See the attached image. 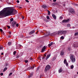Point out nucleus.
I'll use <instances>...</instances> for the list:
<instances>
[{"mask_svg":"<svg viewBox=\"0 0 78 78\" xmlns=\"http://www.w3.org/2000/svg\"><path fill=\"white\" fill-rule=\"evenodd\" d=\"M13 13V9L5 8L0 12V18H2L4 16L6 17Z\"/></svg>","mask_w":78,"mask_h":78,"instance_id":"f257e3e1","label":"nucleus"},{"mask_svg":"<svg viewBox=\"0 0 78 78\" xmlns=\"http://www.w3.org/2000/svg\"><path fill=\"white\" fill-rule=\"evenodd\" d=\"M71 61L72 62L74 63L75 62V57L74 55H72L70 57Z\"/></svg>","mask_w":78,"mask_h":78,"instance_id":"f03ea898","label":"nucleus"},{"mask_svg":"<svg viewBox=\"0 0 78 78\" xmlns=\"http://www.w3.org/2000/svg\"><path fill=\"white\" fill-rule=\"evenodd\" d=\"M51 69V67L49 65H47L46 66L45 69H44V72L45 73H46L47 71H48L50 69Z\"/></svg>","mask_w":78,"mask_h":78,"instance_id":"7ed1b4c3","label":"nucleus"},{"mask_svg":"<svg viewBox=\"0 0 78 78\" xmlns=\"http://www.w3.org/2000/svg\"><path fill=\"white\" fill-rule=\"evenodd\" d=\"M70 11L71 13L73 14H75V10H73V9H70Z\"/></svg>","mask_w":78,"mask_h":78,"instance_id":"20e7f679","label":"nucleus"},{"mask_svg":"<svg viewBox=\"0 0 78 78\" xmlns=\"http://www.w3.org/2000/svg\"><path fill=\"white\" fill-rule=\"evenodd\" d=\"M69 21V19L67 20H64L62 21V23H66V22H68Z\"/></svg>","mask_w":78,"mask_h":78,"instance_id":"39448f33","label":"nucleus"},{"mask_svg":"<svg viewBox=\"0 0 78 78\" xmlns=\"http://www.w3.org/2000/svg\"><path fill=\"white\" fill-rule=\"evenodd\" d=\"M45 49H46V47H45V46H44L41 49L42 53L44 52V51H45Z\"/></svg>","mask_w":78,"mask_h":78,"instance_id":"423d86ee","label":"nucleus"},{"mask_svg":"<svg viewBox=\"0 0 78 78\" xmlns=\"http://www.w3.org/2000/svg\"><path fill=\"white\" fill-rule=\"evenodd\" d=\"M74 47H78V43L75 44H74Z\"/></svg>","mask_w":78,"mask_h":78,"instance_id":"0eeeda50","label":"nucleus"},{"mask_svg":"<svg viewBox=\"0 0 78 78\" xmlns=\"http://www.w3.org/2000/svg\"><path fill=\"white\" fill-rule=\"evenodd\" d=\"M62 72V68H60L58 70V73H61Z\"/></svg>","mask_w":78,"mask_h":78,"instance_id":"6e6552de","label":"nucleus"},{"mask_svg":"<svg viewBox=\"0 0 78 78\" xmlns=\"http://www.w3.org/2000/svg\"><path fill=\"white\" fill-rule=\"evenodd\" d=\"M34 69V67H28L26 69V70H30V69Z\"/></svg>","mask_w":78,"mask_h":78,"instance_id":"1a4fd4ad","label":"nucleus"},{"mask_svg":"<svg viewBox=\"0 0 78 78\" xmlns=\"http://www.w3.org/2000/svg\"><path fill=\"white\" fill-rule=\"evenodd\" d=\"M64 54V51H61L60 54V55H61V56H62V55H63Z\"/></svg>","mask_w":78,"mask_h":78,"instance_id":"9d476101","label":"nucleus"},{"mask_svg":"<svg viewBox=\"0 0 78 78\" xmlns=\"http://www.w3.org/2000/svg\"><path fill=\"white\" fill-rule=\"evenodd\" d=\"M59 34H63V30H60L58 32Z\"/></svg>","mask_w":78,"mask_h":78,"instance_id":"9b49d317","label":"nucleus"},{"mask_svg":"<svg viewBox=\"0 0 78 78\" xmlns=\"http://www.w3.org/2000/svg\"><path fill=\"white\" fill-rule=\"evenodd\" d=\"M34 33V30H32L31 32H30L29 34H33Z\"/></svg>","mask_w":78,"mask_h":78,"instance_id":"f8f14e48","label":"nucleus"},{"mask_svg":"<svg viewBox=\"0 0 78 78\" xmlns=\"http://www.w3.org/2000/svg\"><path fill=\"white\" fill-rule=\"evenodd\" d=\"M50 54L47 55L46 56V60H47V59H48V58H49L50 57Z\"/></svg>","mask_w":78,"mask_h":78,"instance_id":"ddd939ff","label":"nucleus"},{"mask_svg":"<svg viewBox=\"0 0 78 78\" xmlns=\"http://www.w3.org/2000/svg\"><path fill=\"white\" fill-rule=\"evenodd\" d=\"M53 45V42H51V43L48 44V47H51Z\"/></svg>","mask_w":78,"mask_h":78,"instance_id":"4468645a","label":"nucleus"},{"mask_svg":"<svg viewBox=\"0 0 78 78\" xmlns=\"http://www.w3.org/2000/svg\"><path fill=\"white\" fill-rule=\"evenodd\" d=\"M52 16V17H53L54 19H56V16H55V15L53 14Z\"/></svg>","mask_w":78,"mask_h":78,"instance_id":"2eb2a0df","label":"nucleus"},{"mask_svg":"<svg viewBox=\"0 0 78 78\" xmlns=\"http://www.w3.org/2000/svg\"><path fill=\"white\" fill-rule=\"evenodd\" d=\"M42 7H43V8H44V9H45L47 7L46 5H42Z\"/></svg>","mask_w":78,"mask_h":78,"instance_id":"dca6fc26","label":"nucleus"},{"mask_svg":"<svg viewBox=\"0 0 78 78\" xmlns=\"http://www.w3.org/2000/svg\"><path fill=\"white\" fill-rule=\"evenodd\" d=\"M13 13H14V14H16L17 13V11L16 10H14L13 11Z\"/></svg>","mask_w":78,"mask_h":78,"instance_id":"f3484780","label":"nucleus"},{"mask_svg":"<svg viewBox=\"0 0 78 78\" xmlns=\"http://www.w3.org/2000/svg\"><path fill=\"white\" fill-rule=\"evenodd\" d=\"M67 33V31L66 30H63V34H66Z\"/></svg>","mask_w":78,"mask_h":78,"instance_id":"a211bd4d","label":"nucleus"},{"mask_svg":"<svg viewBox=\"0 0 78 78\" xmlns=\"http://www.w3.org/2000/svg\"><path fill=\"white\" fill-rule=\"evenodd\" d=\"M7 70V68L5 67L4 69L3 72H5V71H6V70Z\"/></svg>","mask_w":78,"mask_h":78,"instance_id":"6ab92c4d","label":"nucleus"},{"mask_svg":"<svg viewBox=\"0 0 78 78\" xmlns=\"http://www.w3.org/2000/svg\"><path fill=\"white\" fill-rule=\"evenodd\" d=\"M47 11L48 12V14L49 16H50V12L48 10Z\"/></svg>","mask_w":78,"mask_h":78,"instance_id":"aec40b11","label":"nucleus"},{"mask_svg":"<svg viewBox=\"0 0 78 78\" xmlns=\"http://www.w3.org/2000/svg\"><path fill=\"white\" fill-rule=\"evenodd\" d=\"M11 42H9L8 43V45H9V46H10L11 45Z\"/></svg>","mask_w":78,"mask_h":78,"instance_id":"412c9836","label":"nucleus"},{"mask_svg":"<svg viewBox=\"0 0 78 78\" xmlns=\"http://www.w3.org/2000/svg\"><path fill=\"white\" fill-rule=\"evenodd\" d=\"M66 62H67V61L66 60V59H65L64 60V64H66Z\"/></svg>","mask_w":78,"mask_h":78,"instance_id":"4be33fe9","label":"nucleus"},{"mask_svg":"<svg viewBox=\"0 0 78 78\" xmlns=\"http://www.w3.org/2000/svg\"><path fill=\"white\" fill-rule=\"evenodd\" d=\"M73 67H74V66H73V65H72L71 66V69H73Z\"/></svg>","mask_w":78,"mask_h":78,"instance_id":"5701e85b","label":"nucleus"},{"mask_svg":"<svg viewBox=\"0 0 78 78\" xmlns=\"http://www.w3.org/2000/svg\"><path fill=\"white\" fill-rule=\"evenodd\" d=\"M13 20H14V19L12 18L10 19V22H12Z\"/></svg>","mask_w":78,"mask_h":78,"instance_id":"b1692460","label":"nucleus"},{"mask_svg":"<svg viewBox=\"0 0 78 78\" xmlns=\"http://www.w3.org/2000/svg\"><path fill=\"white\" fill-rule=\"evenodd\" d=\"M19 46L20 47V48H22L23 47L22 45H20V44H19Z\"/></svg>","mask_w":78,"mask_h":78,"instance_id":"393cba45","label":"nucleus"},{"mask_svg":"<svg viewBox=\"0 0 78 78\" xmlns=\"http://www.w3.org/2000/svg\"><path fill=\"white\" fill-rule=\"evenodd\" d=\"M30 60H31V61H33V59L31 57L30 58Z\"/></svg>","mask_w":78,"mask_h":78,"instance_id":"a878e982","label":"nucleus"},{"mask_svg":"<svg viewBox=\"0 0 78 78\" xmlns=\"http://www.w3.org/2000/svg\"><path fill=\"white\" fill-rule=\"evenodd\" d=\"M3 47H2V46H0V50H3Z\"/></svg>","mask_w":78,"mask_h":78,"instance_id":"bb28decb","label":"nucleus"},{"mask_svg":"<svg viewBox=\"0 0 78 78\" xmlns=\"http://www.w3.org/2000/svg\"><path fill=\"white\" fill-rule=\"evenodd\" d=\"M53 61H55L56 59V58L54 57L52 59Z\"/></svg>","mask_w":78,"mask_h":78,"instance_id":"cd10ccee","label":"nucleus"},{"mask_svg":"<svg viewBox=\"0 0 78 78\" xmlns=\"http://www.w3.org/2000/svg\"><path fill=\"white\" fill-rule=\"evenodd\" d=\"M67 27H70V24H68L67 25Z\"/></svg>","mask_w":78,"mask_h":78,"instance_id":"c85d7f7f","label":"nucleus"},{"mask_svg":"<svg viewBox=\"0 0 78 78\" xmlns=\"http://www.w3.org/2000/svg\"><path fill=\"white\" fill-rule=\"evenodd\" d=\"M75 36H77V35H78V32L76 33L75 34Z\"/></svg>","mask_w":78,"mask_h":78,"instance_id":"c756f323","label":"nucleus"},{"mask_svg":"<svg viewBox=\"0 0 78 78\" xmlns=\"http://www.w3.org/2000/svg\"><path fill=\"white\" fill-rule=\"evenodd\" d=\"M60 39H64V38L62 36L60 37Z\"/></svg>","mask_w":78,"mask_h":78,"instance_id":"7c9ffc66","label":"nucleus"},{"mask_svg":"<svg viewBox=\"0 0 78 78\" xmlns=\"http://www.w3.org/2000/svg\"><path fill=\"white\" fill-rule=\"evenodd\" d=\"M12 73H10L9 75V76H11V75H12Z\"/></svg>","mask_w":78,"mask_h":78,"instance_id":"2f4dec72","label":"nucleus"},{"mask_svg":"<svg viewBox=\"0 0 78 78\" xmlns=\"http://www.w3.org/2000/svg\"><path fill=\"white\" fill-rule=\"evenodd\" d=\"M24 62H26V63H27V62H28V61L27 60H25Z\"/></svg>","mask_w":78,"mask_h":78,"instance_id":"473e14b6","label":"nucleus"},{"mask_svg":"<svg viewBox=\"0 0 78 78\" xmlns=\"http://www.w3.org/2000/svg\"><path fill=\"white\" fill-rule=\"evenodd\" d=\"M16 51H15L13 52V55H16Z\"/></svg>","mask_w":78,"mask_h":78,"instance_id":"72a5a7b5","label":"nucleus"},{"mask_svg":"<svg viewBox=\"0 0 78 78\" xmlns=\"http://www.w3.org/2000/svg\"><path fill=\"white\" fill-rule=\"evenodd\" d=\"M25 1L27 3H29V1H28V0H25Z\"/></svg>","mask_w":78,"mask_h":78,"instance_id":"f704fd0d","label":"nucleus"},{"mask_svg":"<svg viewBox=\"0 0 78 78\" xmlns=\"http://www.w3.org/2000/svg\"><path fill=\"white\" fill-rule=\"evenodd\" d=\"M46 17L47 19H50V17L49 16H47Z\"/></svg>","mask_w":78,"mask_h":78,"instance_id":"c9c22d12","label":"nucleus"},{"mask_svg":"<svg viewBox=\"0 0 78 78\" xmlns=\"http://www.w3.org/2000/svg\"><path fill=\"white\" fill-rule=\"evenodd\" d=\"M16 27H19V24H17L16 25Z\"/></svg>","mask_w":78,"mask_h":78,"instance_id":"e433bc0d","label":"nucleus"},{"mask_svg":"<svg viewBox=\"0 0 78 78\" xmlns=\"http://www.w3.org/2000/svg\"><path fill=\"white\" fill-rule=\"evenodd\" d=\"M0 75H1V76H3V73H1L0 74Z\"/></svg>","mask_w":78,"mask_h":78,"instance_id":"4c0bfd02","label":"nucleus"},{"mask_svg":"<svg viewBox=\"0 0 78 78\" xmlns=\"http://www.w3.org/2000/svg\"><path fill=\"white\" fill-rule=\"evenodd\" d=\"M16 2L17 3H19V0H17L16 1Z\"/></svg>","mask_w":78,"mask_h":78,"instance_id":"58836bf2","label":"nucleus"},{"mask_svg":"<svg viewBox=\"0 0 78 78\" xmlns=\"http://www.w3.org/2000/svg\"><path fill=\"white\" fill-rule=\"evenodd\" d=\"M7 27L9 28V29L10 28V26H7Z\"/></svg>","mask_w":78,"mask_h":78,"instance_id":"ea45409f","label":"nucleus"},{"mask_svg":"<svg viewBox=\"0 0 78 78\" xmlns=\"http://www.w3.org/2000/svg\"><path fill=\"white\" fill-rule=\"evenodd\" d=\"M74 5L75 6H78V4H74Z\"/></svg>","mask_w":78,"mask_h":78,"instance_id":"a19ab883","label":"nucleus"},{"mask_svg":"<svg viewBox=\"0 0 78 78\" xmlns=\"http://www.w3.org/2000/svg\"><path fill=\"white\" fill-rule=\"evenodd\" d=\"M66 66H68V63L67 62H66Z\"/></svg>","mask_w":78,"mask_h":78,"instance_id":"79ce46f5","label":"nucleus"},{"mask_svg":"<svg viewBox=\"0 0 78 78\" xmlns=\"http://www.w3.org/2000/svg\"><path fill=\"white\" fill-rule=\"evenodd\" d=\"M0 31L1 32H2V31H3V30H2V29H0Z\"/></svg>","mask_w":78,"mask_h":78,"instance_id":"37998d69","label":"nucleus"},{"mask_svg":"<svg viewBox=\"0 0 78 78\" xmlns=\"http://www.w3.org/2000/svg\"><path fill=\"white\" fill-rule=\"evenodd\" d=\"M68 50L69 51L70 50V48L69 47L68 48Z\"/></svg>","mask_w":78,"mask_h":78,"instance_id":"c03bdc74","label":"nucleus"},{"mask_svg":"<svg viewBox=\"0 0 78 78\" xmlns=\"http://www.w3.org/2000/svg\"><path fill=\"white\" fill-rule=\"evenodd\" d=\"M62 16H60L59 18L60 19H62Z\"/></svg>","mask_w":78,"mask_h":78,"instance_id":"a18cd8bd","label":"nucleus"},{"mask_svg":"<svg viewBox=\"0 0 78 78\" xmlns=\"http://www.w3.org/2000/svg\"><path fill=\"white\" fill-rule=\"evenodd\" d=\"M22 19H23V20H24V17L23 16L22 17Z\"/></svg>","mask_w":78,"mask_h":78,"instance_id":"49530a36","label":"nucleus"},{"mask_svg":"<svg viewBox=\"0 0 78 78\" xmlns=\"http://www.w3.org/2000/svg\"><path fill=\"white\" fill-rule=\"evenodd\" d=\"M13 23H14V24H16V21L14 22H13Z\"/></svg>","mask_w":78,"mask_h":78,"instance_id":"de8ad7c7","label":"nucleus"},{"mask_svg":"<svg viewBox=\"0 0 78 78\" xmlns=\"http://www.w3.org/2000/svg\"><path fill=\"white\" fill-rule=\"evenodd\" d=\"M56 1V0H53V2H55Z\"/></svg>","mask_w":78,"mask_h":78,"instance_id":"09e8293b","label":"nucleus"},{"mask_svg":"<svg viewBox=\"0 0 78 78\" xmlns=\"http://www.w3.org/2000/svg\"><path fill=\"white\" fill-rule=\"evenodd\" d=\"M10 37H11V35L8 36V37H9V38H10Z\"/></svg>","mask_w":78,"mask_h":78,"instance_id":"8fccbe9b","label":"nucleus"},{"mask_svg":"<svg viewBox=\"0 0 78 78\" xmlns=\"http://www.w3.org/2000/svg\"><path fill=\"white\" fill-rule=\"evenodd\" d=\"M1 55H3V53L2 52L1 53Z\"/></svg>","mask_w":78,"mask_h":78,"instance_id":"3c124183","label":"nucleus"},{"mask_svg":"<svg viewBox=\"0 0 78 78\" xmlns=\"http://www.w3.org/2000/svg\"><path fill=\"white\" fill-rule=\"evenodd\" d=\"M44 58H45L44 57H42V59H44Z\"/></svg>","mask_w":78,"mask_h":78,"instance_id":"603ef678","label":"nucleus"},{"mask_svg":"<svg viewBox=\"0 0 78 78\" xmlns=\"http://www.w3.org/2000/svg\"><path fill=\"white\" fill-rule=\"evenodd\" d=\"M19 8H20V9H21L22 8V7H19Z\"/></svg>","mask_w":78,"mask_h":78,"instance_id":"864d4df0","label":"nucleus"},{"mask_svg":"<svg viewBox=\"0 0 78 78\" xmlns=\"http://www.w3.org/2000/svg\"><path fill=\"white\" fill-rule=\"evenodd\" d=\"M9 34H11V32H9Z\"/></svg>","mask_w":78,"mask_h":78,"instance_id":"5fc2aeb1","label":"nucleus"},{"mask_svg":"<svg viewBox=\"0 0 78 78\" xmlns=\"http://www.w3.org/2000/svg\"><path fill=\"white\" fill-rule=\"evenodd\" d=\"M73 28H75V27H73Z\"/></svg>","mask_w":78,"mask_h":78,"instance_id":"6e6d98bb","label":"nucleus"},{"mask_svg":"<svg viewBox=\"0 0 78 78\" xmlns=\"http://www.w3.org/2000/svg\"><path fill=\"white\" fill-rule=\"evenodd\" d=\"M37 70H39V67L37 68Z\"/></svg>","mask_w":78,"mask_h":78,"instance_id":"4d7b16f0","label":"nucleus"},{"mask_svg":"<svg viewBox=\"0 0 78 78\" xmlns=\"http://www.w3.org/2000/svg\"><path fill=\"white\" fill-rule=\"evenodd\" d=\"M31 75L29 76V77H31Z\"/></svg>","mask_w":78,"mask_h":78,"instance_id":"13d9d810","label":"nucleus"},{"mask_svg":"<svg viewBox=\"0 0 78 78\" xmlns=\"http://www.w3.org/2000/svg\"><path fill=\"white\" fill-rule=\"evenodd\" d=\"M16 58H18V56H17V57H16Z\"/></svg>","mask_w":78,"mask_h":78,"instance_id":"bf43d9fd","label":"nucleus"},{"mask_svg":"<svg viewBox=\"0 0 78 78\" xmlns=\"http://www.w3.org/2000/svg\"><path fill=\"white\" fill-rule=\"evenodd\" d=\"M13 27H14V25H13Z\"/></svg>","mask_w":78,"mask_h":78,"instance_id":"052dcab7","label":"nucleus"},{"mask_svg":"<svg viewBox=\"0 0 78 78\" xmlns=\"http://www.w3.org/2000/svg\"><path fill=\"white\" fill-rule=\"evenodd\" d=\"M77 74L78 75V72H77Z\"/></svg>","mask_w":78,"mask_h":78,"instance_id":"680f3d73","label":"nucleus"},{"mask_svg":"<svg viewBox=\"0 0 78 78\" xmlns=\"http://www.w3.org/2000/svg\"><path fill=\"white\" fill-rule=\"evenodd\" d=\"M0 8H1V6H0Z\"/></svg>","mask_w":78,"mask_h":78,"instance_id":"e2e57ef3","label":"nucleus"}]
</instances>
